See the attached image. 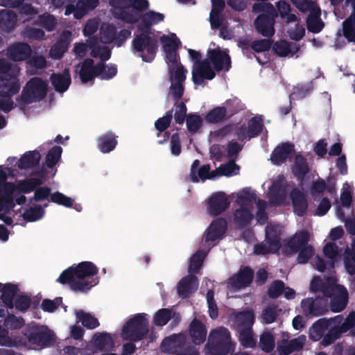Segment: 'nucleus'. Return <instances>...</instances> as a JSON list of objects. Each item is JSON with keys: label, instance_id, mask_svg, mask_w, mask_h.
<instances>
[{"label": "nucleus", "instance_id": "1", "mask_svg": "<svg viewBox=\"0 0 355 355\" xmlns=\"http://www.w3.org/2000/svg\"><path fill=\"white\" fill-rule=\"evenodd\" d=\"M98 272V268L94 263L83 261L64 270L60 274L58 282L62 284H68L74 292L87 293L97 284L94 280L89 279L96 275Z\"/></svg>", "mask_w": 355, "mask_h": 355}, {"label": "nucleus", "instance_id": "2", "mask_svg": "<svg viewBox=\"0 0 355 355\" xmlns=\"http://www.w3.org/2000/svg\"><path fill=\"white\" fill-rule=\"evenodd\" d=\"M231 58L227 53L219 48L209 49L207 58L199 63L197 69L192 70V80L196 85H203L205 79L212 80L216 76V71L231 68Z\"/></svg>", "mask_w": 355, "mask_h": 355}, {"label": "nucleus", "instance_id": "3", "mask_svg": "<svg viewBox=\"0 0 355 355\" xmlns=\"http://www.w3.org/2000/svg\"><path fill=\"white\" fill-rule=\"evenodd\" d=\"M151 27L147 28L141 24L138 27L140 33L132 42L133 50L139 53L142 60L146 62H151L155 59L159 47L158 40L150 35Z\"/></svg>", "mask_w": 355, "mask_h": 355}, {"label": "nucleus", "instance_id": "4", "mask_svg": "<svg viewBox=\"0 0 355 355\" xmlns=\"http://www.w3.org/2000/svg\"><path fill=\"white\" fill-rule=\"evenodd\" d=\"M206 346L211 355H228L234 351L235 343L230 331L220 327L211 331Z\"/></svg>", "mask_w": 355, "mask_h": 355}, {"label": "nucleus", "instance_id": "5", "mask_svg": "<svg viewBox=\"0 0 355 355\" xmlns=\"http://www.w3.org/2000/svg\"><path fill=\"white\" fill-rule=\"evenodd\" d=\"M47 83L39 77L31 78L23 88L20 96L17 98L18 105L24 108L25 105L43 100L47 94Z\"/></svg>", "mask_w": 355, "mask_h": 355}, {"label": "nucleus", "instance_id": "6", "mask_svg": "<svg viewBox=\"0 0 355 355\" xmlns=\"http://www.w3.org/2000/svg\"><path fill=\"white\" fill-rule=\"evenodd\" d=\"M146 315L145 313H137L124 324L121 330L124 340L137 342L146 337L149 322Z\"/></svg>", "mask_w": 355, "mask_h": 355}, {"label": "nucleus", "instance_id": "7", "mask_svg": "<svg viewBox=\"0 0 355 355\" xmlns=\"http://www.w3.org/2000/svg\"><path fill=\"white\" fill-rule=\"evenodd\" d=\"M8 175L0 166V211L6 212L13 210L15 208L14 193L16 191V185L13 182H7Z\"/></svg>", "mask_w": 355, "mask_h": 355}, {"label": "nucleus", "instance_id": "8", "mask_svg": "<svg viewBox=\"0 0 355 355\" xmlns=\"http://www.w3.org/2000/svg\"><path fill=\"white\" fill-rule=\"evenodd\" d=\"M277 10L270 5L266 13L260 14L255 19L254 25L257 32L265 37H271L275 35V18Z\"/></svg>", "mask_w": 355, "mask_h": 355}, {"label": "nucleus", "instance_id": "9", "mask_svg": "<svg viewBox=\"0 0 355 355\" xmlns=\"http://www.w3.org/2000/svg\"><path fill=\"white\" fill-rule=\"evenodd\" d=\"M20 89L19 80L10 78L3 80L0 85V110L8 113L14 108L11 96L17 94Z\"/></svg>", "mask_w": 355, "mask_h": 355}, {"label": "nucleus", "instance_id": "10", "mask_svg": "<svg viewBox=\"0 0 355 355\" xmlns=\"http://www.w3.org/2000/svg\"><path fill=\"white\" fill-rule=\"evenodd\" d=\"M354 326L355 310L349 313L343 322H342L340 324H337L336 322H333L331 327L327 329L328 332L324 335L322 344L324 346H328L332 344L340 337L342 333L347 332Z\"/></svg>", "mask_w": 355, "mask_h": 355}, {"label": "nucleus", "instance_id": "11", "mask_svg": "<svg viewBox=\"0 0 355 355\" xmlns=\"http://www.w3.org/2000/svg\"><path fill=\"white\" fill-rule=\"evenodd\" d=\"M303 314L309 318L324 315L329 311L328 300L321 297L304 298L301 301Z\"/></svg>", "mask_w": 355, "mask_h": 355}, {"label": "nucleus", "instance_id": "12", "mask_svg": "<svg viewBox=\"0 0 355 355\" xmlns=\"http://www.w3.org/2000/svg\"><path fill=\"white\" fill-rule=\"evenodd\" d=\"M24 334L29 343L41 347L49 346L53 340V334L47 328L44 329L43 327H29L25 329Z\"/></svg>", "mask_w": 355, "mask_h": 355}, {"label": "nucleus", "instance_id": "13", "mask_svg": "<svg viewBox=\"0 0 355 355\" xmlns=\"http://www.w3.org/2000/svg\"><path fill=\"white\" fill-rule=\"evenodd\" d=\"M105 69V64L103 62H98L94 64V61L91 58H87L81 63L79 71V76L83 83H87L94 78L98 77Z\"/></svg>", "mask_w": 355, "mask_h": 355}, {"label": "nucleus", "instance_id": "14", "mask_svg": "<svg viewBox=\"0 0 355 355\" xmlns=\"http://www.w3.org/2000/svg\"><path fill=\"white\" fill-rule=\"evenodd\" d=\"M109 4L112 7L115 18L129 24L137 22V17L129 10L130 0H109Z\"/></svg>", "mask_w": 355, "mask_h": 355}, {"label": "nucleus", "instance_id": "15", "mask_svg": "<svg viewBox=\"0 0 355 355\" xmlns=\"http://www.w3.org/2000/svg\"><path fill=\"white\" fill-rule=\"evenodd\" d=\"M230 205L227 195L222 191L213 193L208 200V212L212 216H217L226 211Z\"/></svg>", "mask_w": 355, "mask_h": 355}, {"label": "nucleus", "instance_id": "16", "mask_svg": "<svg viewBox=\"0 0 355 355\" xmlns=\"http://www.w3.org/2000/svg\"><path fill=\"white\" fill-rule=\"evenodd\" d=\"M343 320L341 315H338L329 319L320 318L315 322L310 329V338L313 340H318L324 336V332L331 327L333 322L340 324Z\"/></svg>", "mask_w": 355, "mask_h": 355}, {"label": "nucleus", "instance_id": "17", "mask_svg": "<svg viewBox=\"0 0 355 355\" xmlns=\"http://www.w3.org/2000/svg\"><path fill=\"white\" fill-rule=\"evenodd\" d=\"M337 291L332 297H330L329 307L332 312L339 313L343 311L347 306L349 293L347 288L341 284H336Z\"/></svg>", "mask_w": 355, "mask_h": 355}, {"label": "nucleus", "instance_id": "18", "mask_svg": "<svg viewBox=\"0 0 355 355\" xmlns=\"http://www.w3.org/2000/svg\"><path fill=\"white\" fill-rule=\"evenodd\" d=\"M32 53L31 46L25 42H15L8 47V56L13 61L27 60Z\"/></svg>", "mask_w": 355, "mask_h": 355}, {"label": "nucleus", "instance_id": "19", "mask_svg": "<svg viewBox=\"0 0 355 355\" xmlns=\"http://www.w3.org/2000/svg\"><path fill=\"white\" fill-rule=\"evenodd\" d=\"M293 213L297 216H304L308 209V200L306 194L297 188H294L290 193Z\"/></svg>", "mask_w": 355, "mask_h": 355}, {"label": "nucleus", "instance_id": "20", "mask_svg": "<svg viewBox=\"0 0 355 355\" xmlns=\"http://www.w3.org/2000/svg\"><path fill=\"white\" fill-rule=\"evenodd\" d=\"M227 222L224 218H217L209 225L206 232V242H214L221 239L226 233Z\"/></svg>", "mask_w": 355, "mask_h": 355}, {"label": "nucleus", "instance_id": "21", "mask_svg": "<svg viewBox=\"0 0 355 355\" xmlns=\"http://www.w3.org/2000/svg\"><path fill=\"white\" fill-rule=\"evenodd\" d=\"M295 153V146L291 142H285L278 145L272 152L271 162L275 165L285 163L288 158Z\"/></svg>", "mask_w": 355, "mask_h": 355}, {"label": "nucleus", "instance_id": "22", "mask_svg": "<svg viewBox=\"0 0 355 355\" xmlns=\"http://www.w3.org/2000/svg\"><path fill=\"white\" fill-rule=\"evenodd\" d=\"M254 271L251 268L241 267L236 275L229 279V284L236 288H246L252 283Z\"/></svg>", "mask_w": 355, "mask_h": 355}, {"label": "nucleus", "instance_id": "23", "mask_svg": "<svg viewBox=\"0 0 355 355\" xmlns=\"http://www.w3.org/2000/svg\"><path fill=\"white\" fill-rule=\"evenodd\" d=\"M198 280L196 276L188 275L182 278L178 284L177 292L180 297L186 299L193 293L198 288Z\"/></svg>", "mask_w": 355, "mask_h": 355}, {"label": "nucleus", "instance_id": "24", "mask_svg": "<svg viewBox=\"0 0 355 355\" xmlns=\"http://www.w3.org/2000/svg\"><path fill=\"white\" fill-rule=\"evenodd\" d=\"M310 290L313 293H321V297L328 300L337 291V288L336 284H332L329 281H323L320 277L315 276L311 282Z\"/></svg>", "mask_w": 355, "mask_h": 355}, {"label": "nucleus", "instance_id": "25", "mask_svg": "<svg viewBox=\"0 0 355 355\" xmlns=\"http://www.w3.org/2000/svg\"><path fill=\"white\" fill-rule=\"evenodd\" d=\"M50 81L57 92H66L71 83L69 69H64L61 73H53L50 76Z\"/></svg>", "mask_w": 355, "mask_h": 355}, {"label": "nucleus", "instance_id": "26", "mask_svg": "<svg viewBox=\"0 0 355 355\" xmlns=\"http://www.w3.org/2000/svg\"><path fill=\"white\" fill-rule=\"evenodd\" d=\"M118 136L112 130L101 135L96 139L98 149L102 153H109L114 150L118 144Z\"/></svg>", "mask_w": 355, "mask_h": 355}, {"label": "nucleus", "instance_id": "27", "mask_svg": "<svg viewBox=\"0 0 355 355\" xmlns=\"http://www.w3.org/2000/svg\"><path fill=\"white\" fill-rule=\"evenodd\" d=\"M189 334L195 345H200L206 340L207 329L205 325L198 319L194 318L189 325Z\"/></svg>", "mask_w": 355, "mask_h": 355}, {"label": "nucleus", "instance_id": "28", "mask_svg": "<svg viewBox=\"0 0 355 355\" xmlns=\"http://www.w3.org/2000/svg\"><path fill=\"white\" fill-rule=\"evenodd\" d=\"M320 9L316 7L311 9L306 18V28L309 32L313 33H320L324 28V24L320 18Z\"/></svg>", "mask_w": 355, "mask_h": 355}, {"label": "nucleus", "instance_id": "29", "mask_svg": "<svg viewBox=\"0 0 355 355\" xmlns=\"http://www.w3.org/2000/svg\"><path fill=\"white\" fill-rule=\"evenodd\" d=\"M241 207L234 212V223L238 229L242 230L249 225L253 218V214L250 210L241 205Z\"/></svg>", "mask_w": 355, "mask_h": 355}, {"label": "nucleus", "instance_id": "30", "mask_svg": "<svg viewBox=\"0 0 355 355\" xmlns=\"http://www.w3.org/2000/svg\"><path fill=\"white\" fill-rule=\"evenodd\" d=\"M309 233L303 230L296 233L291 238L287 245L293 253H297L300 249L309 245Z\"/></svg>", "mask_w": 355, "mask_h": 355}, {"label": "nucleus", "instance_id": "31", "mask_svg": "<svg viewBox=\"0 0 355 355\" xmlns=\"http://www.w3.org/2000/svg\"><path fill=\"white\" fill-rule=\"evenodd\" d=\"M173 109L168 110L165 114L159 118L155 122V128L160 132H164V138L158 141V144H162L168 140L170 133L166 132V130L170 126L173 119Z\"/></svg>", "mask_w": 355, "mask_h": 355}, {"label": "nucleus", "instance_id": "32", "mask_svg": "<svg viewBox=\"0 0 355 355\" xmlns=\"http://www.w3.org/2000/svg\"><path fill=\"white\" fill-rule=\"evenodd\" d=\"M272 49L277 55L286 57L289 54L293 55L297 53L300 50V46L293 42L280 40L274 44Z\"/></svg>", "mask_w": 355, "mask_h": 355}, {"label": "nucleus", "instance_id": "33", "mask_svg": "<svg viewBox=\"0 0 355 355\" xmlns=\"http://www.w3.org/2000/svg\"><path fill=\"white\" fill-rule=\"evenodd\" d=\"M41 159L37 150L28 151L24 153L17 162V166L21 169L32 168L37 166Z\"/></svg>", "mask_w": 355, "mask_h": 355}, {"label": "nucleus", "instance_id": "34", "mask_svg": "<svg viewBox=\"0 0 355 355\" xmlns=\"http://www.w3.org/2000/svg\"><path fill=\"white\" fill-rule=\"evenodd\" d=\"M92 340L96 347L101 351H112L114 349V343L113 339L108 333H96Z\"/></svg>", "mask_w": 355, "mask_h": 355}, {"label": "nucleus", "instance_id": "35", "mask_svg": "<svg viewBox=\"0 0 355 355\" xmlns=\"http://www.w3.org/2000/svg\"><path fill=\"white\" fill-rule=\"evenodd\" d=\"M269 202L274 206L284 204L286 193L284 187L279 183H274L269 189Z\"/></svg>", "mask_w": 355, "mask_h": 355}, {"label": "nucleus", "instance_id": "36", "mask_svg": "<svg viewBox=\"0 0 355 355\" xmlns=\"http://www.w3.org/2000/svg\"><path fill=\"white\" fill-rule=\"evenodd\" d=\"M292 172L295 178L302 180L309 172L307 159L302 155H297L292 167Z\"/></svg>", "mask_w": 355, "mask_h": 355}, {"label": "nucleus", "instance_id": "37", "mask_svg": "<svg viewBox=\"0 0 355 355\" xmlns=\"http://www.w3.org/2000/svg\"><path fill=\"white\" fill-rule=\"evenodd\" d=\"M254 322V315L251 311H241L235 316V323L237 326V331L252 328Z\"/></svg>", "mask_w": 355, "mask_h": 355}, {"label": "nucleus", "instance_id": "38", "mask_svg": "<svg viewBox=\"0 0 355 355\" xmlns=\"http://www.w3.org/2000/svg\"><path fill=\"white\" fill-rule=\"evenodd\" d=\"M17 15L14 11L3 10L0 12V28L6 32L13 30L16 26Z\"/></svg>", "mask_w": 355, "mask_h": 355}, {"label": "nucleus", "instance_id": "39", "mask_svg": "<svg viewBox=\"0 0 355 355\" xmlns=\"http://www.w3.org/2000/svg\"><path fill=\"white\" fill-rule=\"evenodd\" d=\"M226 109L223 106H217L209 110L205 116V120L210 124H217L228 120Z\"/></svg>", "mask_w": 355, "mask_h": 355}, {"label": "nucleus", "instance_id": "40", "mask_svg": "<svg viewBox=\"0 0 355 355\" xmlns=\"http://www.w3.org/2000/svg\"><path fill=\"white\" fill-rule=\"evenodd\" d=\"M343 35L348 42L355 43V10L343 22Z\"/></svg>", "mask_w": 355, "mask_h": 355}, {"label": "nucleus", "instance_id": "41", "mask_svg": "<svg viewBox=\"0 0 355 355\" xmlns=\"http://www.w3.org/2000/svg\"><path fill=\"white\" fill-rule=\"evenodd\" d=\"M343 261L347 273L350 275H355V238L352 242V249L348 247L343 254Z\"/></svg>", "mask_w": 355, "mask_h": 355}, {"label": "nucleus", "instance_id": "42", "mask_svg": "<svg viewBox=\"0 0 355 355\" xmlns=\"http://www.w3.org/2000/svg\"><path fill=\"white\" fill-rule=\"evenodd\" d=\"M277 15L283 19L286 23H292L297 21V16L291 13V5L285 0H280L277 3Z\"/></svg>", "mask_w": 355, "mask_h": 355}, {"label": "nucleus", "instance_id": "43", "mask_svg": "<svg viewBox=\"0 0 355 355\" xmlns=\"http://www.w3.org/2000/svg\"><path fill=\"white\" fill-rule=\"evenodd\" d=\"M17 291L18 287L15 284H6L3 286L1 298L2 302L8 308H13V299L15 295L17 294Z\"/></svg>", "mask_w": 355, "mask_h": 355}, {"label": "nucleus", "instance_id": "44", "mask_svg": "<svg viewBox=\"0 0 355 355\" xmlns=\"http://www.w3.org/2000/svg\"><path fill=\"white\" fill-rule=\"evenodd\" d=\"M77 10L75 13V19H80L89 11L95 9L99 4V0H78Z\"/></svg>", "mask_w": 355, "mask_h": 355}, {"label": "nucleus", "instance_id": "45", "mask_svg": "<svg viewBox=\"0 0 355 355\" xmlns=\"http://www.w3.org/2000/svg\"><path fill=\"white\" fill-rule=\"evenodd\" d=\"M77 322H80L82 324L88 329H94L100 324L97 318L89 313H86L80 309L76 311Z\"/></svg>", "mask_w": 355, "mask_h": 355}, {"label": "nucleus", "instance_id": "46", "mask_svg": "<svg viewBox=\"0 0 355 355\" xmlns=\"http://www.w3.org/2000/svg\"><path fill=\"white\" fill-rule=\"evenodd\" d=\"M323 253L328 258L329 268L334 269L336 259L340 253V250L335 243L329 242L323 247Z\"/></svg>", "mask_w": 355, "mask_h": 355}, {"label": "nucleus", "instance_id": "47", "mask_svg": "<svg viewBox=\"0 0 355 355\" xmlns=\"http://www.w3.org/2000/svg\"><path fill=\"white\" fill-rule=\"evenodd\" d=\"M168 72L171 83H184L187 78V69L182 65L168 66Z\"/></svg>", "mask_w": 355, "mask_h": 355}, {"label": "nucleus", "instance_id": "48", "mask_svg": "<svg viewBox=\"0 0 355 355\" xmlns=\"http://www.w3.org/2000/svg\"><path fill=\"white\" fill-rule=\"evenodd\" d=\"M164 52L178 51L181 46V42L175 33L170 35H163L160 37Z\"/></svg>", "mask_w": 355, "mask_h": 355}, {"label": "nucleus", "instance_id": "49", "mask_svg": "<svg viewBox=\"0 0 355 355\" xmlns=\"http://www.w3.org/2000/svg\"><path fill=\"white\" fill-rule=\"evenodd\" d=\"M306 341L304 335H300L297 338L291 339L288 344L283 347L282 352L285 355L291 354L293 352H298L302 349Z\"/></svg>", "mask_w": 355, "mask_h": 355}, {"label": "nucleus", "instance_id": "50", "mask_svg": "<svg viewBox=\"0 0 355 355\" xmlns=\"http://www.w3.org/2000/svg\"><path fill=\"white\" fill-rule=\"evenodd\" d=\"M164 17V15L162 13L149 10L142 15L141 21L142 24H145L148 28L163 21Z\"/></svg>", "mask_w": 355, "mask_h": 355}, {"label": "nucleus", "instance_id": "51", "mask_svg": "<svg viewBox=\"0 0 355 355\" xmlns=\"http://www.w3.org/2000/svg\"><path fill=\"white\" fill-rule=\"evenodd\" d=\"M44 215V209L41 205H35L26 209L22 217L28 222H35L41 219Z\"/></svg>", "mask_w": 355, "mask_h": 355}, {"label": "nucleus", "instance_id": "52", "mask_svg": "<svg viewBox=\"0 0 355 355\" xmlns=\"http://www.w3.org/2000/svg\"><path fill=\"white\" fill-rule=\"evenodd\" d=\"M62 148L60 146H55L52 147L47 153L45 164L49 168H53L61 158Z\"/></svg>", "mask_w": 355, "mask_h": 355}, {"label": "nucleus", "instance_id": "53", "mask_svg": "<svg viewBox=\"0 0 355 355\" xmlns=\"http://www.w3.org/2000/svg\"><path fill=\"white\" fill-rule=\"evenodd\" d=\"M263 127V119L261 116H254L251 118L248 123V129L250 134V138H254L259 136L262 132Z\"/></svg>", "mask_w": 355, "mask_h": 355}, {"label": "nucleus", "instance_id": "54", "mask_svg": "<svg viewBox=\"0 0 355 355\" xmlns=\"http://www.w3.org/2000/svg\"><path fill=\"white\" fill-rule=\"evenodd\" d=\"M40 180L37 178H30L20 181L16 186V190L24 193H29L41 184Z\"/></svg>", "mask_w": 355, "mask_h": 355}, {"label": "nucleus", "instance_id": "55", "mask_svg": "<svg viewBox=\"0 0 355 355\" xmlns=\"http://www.w3.org/2000/svg\"><path fill=\"white\" fill-rule=\"evenodd\" d=\"M207 254L202 250H198L190 258L189 271L190 272H198L203 264Z\"/></svg>", "mask_w": 355, "mask_h": 355}, {"label": "nucleus", "instance_id": "56", "mask_svg": "<svg viewBox=\"0 0 355 355\" xmlns=\"http://www.w3.org/2000/svg\"><path fill=\"white\" fill-rule=\"evenodd\" d=\"M238 331L239 333V341L244 347L253 348L256 346L257 341L253 337L252 328L241 329Z\"/></svg>", "mask_w": 355, "mask_h": 355}, {"label": "nucleus", "instance_id": "57", "mask_svg": "<svg viewBox=\"0 0 355 355\" xmlns=\"http://www.w3.org/2000/svg\"><path fill=\"white\" fill-rule=\"evenodd\" d=\"M116 28L112 24L103 25L101 28V40L104 44H111L116 39Z\"/></svg>", "mask_w": 355, "mask_h": 355}, {"label": "nucleus", "instance_id": "58", "mask_svg": "<svg viewBox=\"0 0 355 355\" xmlns=\"http://www.w3.org/2000/svg\"><path fill=\"white\" fill-rule=\"evenodd\" d=\"M184 337L182 334H173L168 337H166L161 343L162 348L165 352H169L170 349L176 345H180L184 343Z\"/></svg>", "mask_w": 355, "mask_h": 355}, {"label": "nucleus", "instance_id": "59", "mask_svg": "<svg viewBox=\"0 0 355 355\" xmlns=\"http://www.w3.org/2000/svg\"><path fill=\"white\" fill-rule=\"evenodd\" d=\"M265 242L270 248L271 253H277L282 246L279 236L274 231L268 232L266 231Z\"/></svg>", "mask_w": 355, "mask_h": 355}, {"label": "nucleus", "instance_id": "60", "mask_svg": "<svg viewBox=\"0 0 355 355\" xmlns=\"http://www.w3.org/2000/svg\"><path fill=\"white\" fill-rule=\"evenodd\" d=\"M0 85L3 80H10V78L17 79V74L12 71V64L4 59H0Z\"/></svg>", "mask_w": 355, "mask_h": 355}, {"label": "nucleus", "instance_id": "61", "mask_svg": "<svg viewBox=\"0 0 355 355\" xmlns=\"http://www.w3.org/2000/svg\"><path fill=\"white\" fill-rule=\"evenodd\" d=\"M186 122L188 131L192 135L196 134L202 125V118L196 114H189L187 116Z\"/></svg>", "mask_w": 355, "mask_h": 355}, {"label": "nucleus", "instance_id": "62", "mask_svg": "<svg viewBox=\"0 0 355 355\" xmlns=\"http://www.w3.org/2000/svg\"><path fill=\"white\" fill-rule=\"evenodd\" d=\"M259 346L266 353L271 352L275 347V338L270 332H263L260 336Z\"/></svg>", "mask_w": 355, "mask_h": 355}, {"label": "nucleus", "instance_id": "63", "mask_svg": "<svg viewBox=\"0 0 355 355\" xmlns=\"http://www.w3.org/2000/svg\"><path fill=\"white\" fill-rule=\"evenodd\" d=\"M172 318V312L168 309H161L158 310L153 318L154 324L157 326H164Z\"/></svg>", "mask_w": 355, "mask_h": 355}, {"label": "nucleus", "instance_id": "64", "mask_svg": "<svg viewBox=\"0 0 355 355\" xmlns=\"http://www.w3.org/2000/svg\"><path fill=\"white\" fill-rule=\"evenodd\" d=\"M285 290V284L282 280L273 281L268 289V295L271 299H277L283 294Z\"/></svg>", "mask_w": 355, "mask_h": 355}]
</instances>
